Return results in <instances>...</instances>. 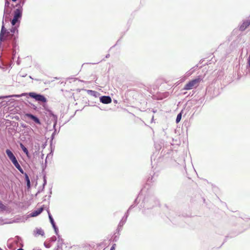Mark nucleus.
<instances>
[{
	"mask_svg": "<svg viewBox=\"0 0 250 250\" xmlns=\"http://www.w3.org/2000/svg\"><path fill=\"white\" fill-rule=\"evenodd\" d=\"M164 94L165 95V97H167L169 95V92H166Z\"/></svg>",
	"mask_w": 250,
	"mask_h": 250,
	"instance_id": "79ce46f5",
	"label": "nucleus"
},
{
	"mask_svg": "<svg viewBox=\"0 0 250 250\" xmlns=\"http://www.w3.org/2000/svg\"><path fill=\"white\" fill-rule=\"evenodd\" d=\"M159 201L153 195H147L144 197L142 202L140 205L141 208H144V210L150 209L159 205Z\"/></svg>",
	"mask_w": 250,
	"mask_h": 250,
	"instance_id": "20e7f679",
	"label": "nucleus"
},
{
	"mask_svg": "<svg viewBox=\"0 0 250 250\" xmlns=\"http://www.w3.org/2000/svg\"><path fill=\"white\" fill-rule=\"evenodd\" d=\"M34 232L35 233V235H41L42 236H43L44 235V231L41 228H36V230H34Z\"/></svg>",
	"mask_w": 250,
	"mask_h": 250,
	"instance_id": "412c9836",
	"label": "nucleus"
},
{
	"mask_svg": "<svg viewBox=\"0 0 250 250\" xmlns=\"http://www.w3.org/2000/svg\"><path fill=\"white\" fill-rule=\"evenodd\" d=\"M20 173H21L22 174H23L24 176V180L25 182H28L29 181H30V178L28 175V174L24 171L23 169L21 167L20 168L18 169Z\"/></svg>",
	"mask_w": 250,
	"mask_h": 250,
	"instance_id": "dca6fc26",
	"label": "nucleus"
},
{
	"mask_svg": "<svg viewBox=\"0 0 250 250\" xmlns=\"http://www.w3.org/2000/svg\"><path fill=\"white\" fill-rule=\"evenodd\" d=\"M15 97V98H20L21 97V95L19 94H13V95H9L5 96H0V99H9V98Z\"/></svg>",
	"mask_w": 250,
	"mask_h": 250,
	"instance_id": "f3484780",
	"label": "nucleus"
},
{
	"mask_svg": "<svg viewBox=\"0 0 250 250\" xmlns=\"http://www.w3.org/2000/svg\"><path fill=\"white\" fill-rule=\"evenodd\" d=\"M193 68L194 67L191 68L188 72V75H190L194 72V70L193 69Z\"/></svg>",
	"mask_w": 250,
	"mask_h": 250,
	"instance_id": "c9c22d12",
	"label": "nucleus"
},
{
	"mask_svg": "<svg viewBox=\"0 0 250 250\" xmlns=\"http://www.w3.org/2000/svg\"><path fill=\"white\" fill-rule=\"evenodd\" d=\"M109 56H110V55L109 54H108L106 55L105 58H108L109 57Z\"/></svg>",
	"mask_w": 250,
	"mask_h": 250,
	"instance_id": "a18cd8bd",
	"label": "nucleus"
},
{
	"mask_svg": "<svg viewBox=\"0 0 250 250\" xmlns=\"http://www.w3.org/2000/svg\"><path fill=\"white\" fill-rule=\"evenodd\" d=\"M62 245H61V243H59L57 245V248L58 249L60 248H62Z\"/></svg>",
	"mask_w": 250,
	"mask_h": 250,
	"instance_id": "ea45409f",
	"label": "nucleus"
},
{
	"mask_svg": "<svg viewBox=\"0 0 250 250\" xmlns=\"http://www.w3.org/2000/svg\"><path fill=\"white\" fill-rule=\"evenodd\" d=\"M54 230V231H55V234L57 235H59V229L58 228V227L56 226V225H53L52 226Z\"/></svg>",
	"mask_w": 250,
	"mask_h": 250,
	"instance_id": "bb28decb",
	"label": "nucleus"
},
{
	"mask_svg": "<svg viewBox=\"0 0 250 250\" xmlns=\"http://www.w3.org/2000/svg\"><path fill=\"white\" fill-rule=\"evenodd\" d=\"M153 120H154V116H153L152 119H151V122H153Z\"/></svg>",
	"mask_w": 250,
	"mask_h": 250,
	"instance_id": "09e8293b",
	"label": "nucleus"
},
{
	"mask_svg": "<svg viewBox=\"0 0 250 250\" xmlns=\"http://www.w3.org/2000/svg\"><path fill=\"white\" fill-rule=\"evenodd\" d=\"M115 103H117V101L116 100H114V101Z\"/></svg>",
	"mask_w": 250,
	"mask_h": 250,
	"instance_id": "13d9d810",
	"label": "nucleus"
},
{
	"mask_svg": "<svg viewBox=\"0 0 250 250\" xmlns=\"http://www.w3.org/2000/svg\"><path fill=\"white\" fill-rule=\"evenodd\" d=\"M13 2H16L17 0H11Z\"/></svg>",
	"mask_w": 250,
	"mask_h": 250,
	"instance_id": "8fccbe9b",
	"label": "nucleus"
},
{
	"mask_svg": "<svg viewBox=\"0 0 250 250\" xmlns=\"http://www.w3.org/2000/svg\"><path fill=\"white\" fill-rule=\"evenodd\" d=\"M15 97V98H20L21 97V95L19 94H13V95H9L5 96H0V99H9V98Z\"/></svg>",
	"mask_w": 250,
	"mask_h": 250,
	"instance_id": "a211bd4d",
	"label": "nucleus"
},
{
	"mask_svg": "<svg viewBox=\"0 0 250 250\" xmlns=\"http://www.w3.org/2000/svg\"><path fill=\"white\" fill-rule=\"evenodd\" d=\"M202 76H198L197 78L189 81L187 83H186L184 86V89H191L193 86L197 85L201 81H202Z\"/></svg>",
	"mask_w": 250,
	"mask_h": 250,
	"instance_id": "1a4fd4ad",
	"label": "nucleus"
},
{
	"mask_svg": "<svg viewBox=\"0 0 250 250\" xmlns=\"http://www.w3.org/2000/svg\"><path fill=\"white\" fill-rule=\"evenodd\" d=\"M54 250H59L58 248L55 249Z\"/></svg>",
	"mask_w": 250,
	"mask_h": 250,
	"instance_id": "5fc2aeb1",
	"label": "nucleus"
},
{
	"mask_svg": "<svg viewBox=\"0 0 250 250\" xmlns=\"http://www.w3.org/2000/svg\"><path fill=\"white\" fill-rule=\"evenodd\" d=\"M250 25V20H243L241 23L238 26L239 31L241 32L244 31Z\"/></svg>",
	"mask_w": 250,
	"mask_h": 250,
	"instance_id": "9d476101",
	"label": "nucleus"
},
{
	"mask_svg": "<svg viewBox=\"0 0 250 250\" xmlns=\"http://www.w3.org/2000/svg\"><path fill=\"white\" fill-rule=\"evenodd\" d=\"M6 223L4 222V220L2 219V218L0 217V226L5 224Z\"/></svg>",
	"mask_w": 250,
	"mask_h": 250,
	"instance_id": "473e14b6",
	"label": "nucleus"
},
{
	"mask_svg": "<svg viewBox=\"0 0 250 250\" xmlns=\"http://www.w3.org/2000/svg\"><path fill=\"white\" fill-rule=\"evenodd\" d=\"M43 184L42 187H41L39 188V189L38 190V192L36 194V196H37L38 194L43 191L45 186L47 184V177L46 176V174H44L43 176Z\"/></svg>",
	"mask_w": 250,
	"mask_h": 250,
	"instance_id": "f8f14e48",
	"label": "nucleus"
},
{
	"mask_svg": "<svg viewBox=\"0 0 250 250\" xmlns=\"http://www.w3.org/2000/svg\"><path fill=\"white\" fill-rule=\"evenodd\" d=\"M48 156V155L47 156V157L45 160L44 164H42V173H43V175L44 174H45V173H44V170L47 167V158Z\"/></svg>",
	"mask_w": 250,
	"mask_h": 250,
	"instance_id": "b1692460",
	"label": "nucleus"
},
{
	"mask_svg": "<svg viewBox=\"0 0 250 250\" xmlns=\"http://www.w3.org/2000/svg\"><path fill=\"white\" fill-rule=\"evenodd\" d=\"M140 196V195H139V196L138 197H137L135 200H134V202H133V204L132 205H131L129 208H128V209H127V210L126 211V212H128V215L129 214V212H130V210L132 209L133 208H134L138 204V202H137V200H138V198Z\"/></svg>",
	"mask_w": 250,
	"mask_h": 250,
	"instance_id": "aec40b11",
	"label": "nucleus"
},
{
	"mask_svg": "<svg viewBox=\"0 0 250 250\" xmlns=\"http://www.w3.org/2000/svg\"><path fill=\"white\" fill-rule=\"evenodd\" d=\"M24 118L26 119L27 120L26 121V122L30 125H32L33 124L34 125H41L42 122L39 118L31 113H26L24 114Z\"/></svg>",
	"mask_w": 250,
	"mask_h": 250,
	"instance_id": "0eeeda50",
	"label": "nucleus"
},
{
	"mask_svg": "<svg viewBox=\"0 0 250 250\" xmlns=\"http://www.w3.org/2000/svg\"><path fill=\"white\" fill-rule=\"evenodd\" d=\"M57 236L58 238V243H61V245H62V244L63 243V239L62 238H61V236H60V234H59V235Z\"/></svg>",
	"mask_w": 250,
	"mask_h": 250,
	"instance_id": "c756f323",
	"label": "nucleus"
},
{
	"mask_svg": "<svg viewBox=\"0 0 250 250\" xmlns=\"http://www.w3.org/2000/svg\"><path fill=\"white\" fill-rule=\"evenodd\" d=\"M57 240V237L55 236H53L50 238L49 241L50 242H54Z\"/></svg>",
	"mask_w": 250,
	"mask_h": 250,
	"instance_id": "7c9ffc66",
	"label": "nucleus"
},
{
	"mask_svg": "<svg viewBox=\"0 0 250 250\" xmlns=\"http://www.w3.org/2000/svg\"><path fill=\"white\" fill-rule=\"evenodd\" d=\"M5 153L6 154L9 160L11 162V163L17 169L21 167L15 155L10 149H6L5 150Z\"/></svg>",
	"mask_w": 250,
	"mask_h": 250,
	"instance_id": "6e6552de",
	"label": "nucleus"
},
{
	"mask_svg": "<svg viewBox=\"0 0 250 250\" xmlns=\"http://www.w3.org/2000/svg\"><path fill=\"white\" fill-rule=\"evenodd\" d=\"M43 154H42V159L43 158Z\"/></svg>",
	"mask_w": 250,
	"mask_h": 250,
	"instance_id": "6e6d98bb",
	"label": "nucleus"
},
{
	"mask_svg": "<svg viewBox=\"0 0 250 250\" xmlns=\"http://www.w3.org/2000/svg\"><path fill=\"white\" fill-rule=\"evenodd\" d=\"M166 150H164L163 149L161 152V155H163V156L166 155Z\"/></svg>",
	"mask_w": 250,
	"mask_h": 250,
	"instance_id": "58836bf2",
	"label": "nucleus"
},
{
	"mask_svg": "<svg viewBox=\"0 0 250 250\" xmlns=\"http://www.w3.org/2000/svg\"><path fill=\"white\" fill-rule=\"evenodd\" d=\"M9 34H5L3 36V40L2 41L3 42L5 41V43L2 46V51H4V56L6 59V61L4 62V64L3 65L7 67H11L12 64L13 63V61L14 60L16 54V48H19L18 47V44L16 47H9V48H7V40L8 38ZM17 41L16 42V44H17Z\"/></svg>",
	"mask_w": 250,
	"mask_h": 250,
	"instance_id": "f03ea898",
	"label": "nucleus"
},
{
	"mask_svg": "<svg viewBox=\"0 0 250 250\" xmlns=\"http://www.w3.org/2000/svg\"><path fill=\"white\" fill-rule=\"evenodd\" d=\"M20 63H21V61H20V58H19V57H18V60L17 61V64L18 65H19V64H20Z\"/></svg>",
	"mask_w": 250,
	"mask_h": 250,
	"instance_id": "a19ab883",
	"label": "nucleus"
},
{
	"mask_svg": "<svg viewBox=\"0 0 250 250\" xmlns=\"http://www.w3.org/2000/svg\"><path fill=\"white\" fill-rule=\"evenodd\" d=\"M20 146L21 148L23 151V152L26 154V156L28 158H30V153L29 152L28 149L21 143H20Z\"/></svg>",
	"mask_w": 250,
	"mask_h": 250,
	"instance_id": "4468645a",
	"label": "nucleus"
},
{
	"mask_svg": "<svg viewBox=\"0 0 250 250\" xmlns=\"http://www.w3.org/2000/svg\"><path fill=\"white\" fill-rule=\"evenodd\" d=\"M51 194H52V189H51V188H50V190H49V195H48V198H47V200H48V204L49 203V200L51 197Z\"/></svg>",
	"mask_w": 250,
	"mask_h": 250,
	"instance_id": "2f4dec72",
	"label": "nucleus"
},
{
	"mask_svg": "<svg viewBox=\"0 0 250 250\" xmlns=\"http://www.w3.org/2000/svg\"><path fill=\"white\" fill-rule=\"evenodd\" d=\"M17 250H24L23 249H22V248H19V249H18Z\"/></svg>",
	"mask_w": 250,
	"mask_h": 250,
	"instance_id": "de8ad7c7",
	"label": "nucleus"
},
{
	"mask_svg": "<svg viewBox=\"0 0 250 250\" xmlns=\"http://www.w3.org/2000/svg\"><path fill=\"white\" fill-rule=\"evenodd\" d=\"M183 113V110H182L180 113L178 114L176 118V123L177 124L179 123L181 120L182 114Z\"/></svg>",
	"mask_w": 250,
	"mask_h": 250,
	"instance_id": "4be33fe9",
	"label": "nucleus"
},
{
	"mask_svg": "<svg viewBox=\"0 0 250 250\" xmlns=\"http://www.w3.org/2000/svg\"><path fill=\"white\" fill-rule=\"evenodd\" d=\"M156 110H153V112L154 113L156 112Z\"/></svg>",
	"mask_w": 250,
	"mask_h": 250,
	"instance_id": "864d4df0",
	"label": "nucleus"
},
{
	"mask_svg": "<svg viewBox=\"0 0 250 250\" xmlns=\"http://www.w3.org/2000/svg\"><path fill=\"white\" fill-rule=\"evenodd\" d=\"M87 93L88 95L95 98H98L100 95V93L92 90H87Z\"/></svg>",
	"mask_w": 250,
	"mask_h": 250,
	"instance_id": "2eb2a0df",
	"label": "nucleus"
},
{
	"mask_svg": "<svg viewBox=\"0 0 250 250\" xmlns=\"http://www.w3.org/2000/svg\"><path fill=\"white\" fill-rule=\"evenodd\" d=\"M25 1L20 0L16 5L12 4V7L4 8L0 32V49L2 47V41L5 34H9L6 41L7 48L16 47V42L19 38V28L22 16V6Z\"/></svg>",
	"mask_w": 250,
	"mask_h": 250,
	"instance_id": "f257e3e1",
	"label": "nucleus"
},
{
	"mask_svg": "<svg viewBox=\"0 0 250 250\" xmlns=\"http://www.w3.org/2000/svg\"><path fill=\"white\" fill-rule=\"evenodd\" d=\"M116 247V244H113L111 247L110 248V250H115Z\"/></svg>",
	"mask_w": 250,
	"mask_h": 250,
	"instance_id": "f704fd0d",
	"label": "nucleus"
},
{
	"mask_svg": "<svg viewBox=\"0 0 250 250\" xmlns=\"http://www.w3.org/2000/svg\"><path fill=\"white\" fill-rule=\"evenodd\" d=\"M44 205H43L42 207L38 208L36 210H34L30 213V216L31 217H36L38 215H40L43 210V207Z\"/></svg>",
	"mask_w": 250,
	"mask_h": 250,
	"instance_id": "ddd939ff",
	"label": "nucleus"
},
{
	"mask_svg": "<svg viewBox=\"0 0 250 250\" xmlns=\"http://www.w3.org/2000/svg\"><path fill=\"white\" fill-rule=\"evenodd\" d=\"M49 117L50 118L51 121L53 122L54 131L51 136L50 141V146L51 149V151L50 153H51L53 151V141L55 138V135L58 133L59 131L57 132V130L56 128V125L57 124V122H58L57 116L54 114L52 115L49 116ZM54 147L55 146H54ZM54 149V148H53V150Z\"/></svg>",
	"mask_w": 250,
	"mask_h": 250,
	"instance_id": "423d86ee",
	"label": "nucleus"
},
{
	"mask_svg": "<svg viewBox=\"0 0 250 250\" xmlns=\"http://www.w3.org/2000/svg\"><path fill=\"white\" fill-rule=\"evenodd\" d=\"M128 217V212H125L124 216L120 220L116 231L112 237V241L116 242L119 240L120 232L122 229L123 226L125 224Z\"/></svg>",
	"mask_w": 250,
	"mask_h": 250,
	"instance_id": "39448f33",
	"label": "nucleus"
},
{
	"mask_svg": "<svg viewBox=\"0 0 250 250\" xmlns=\"http://www.w3.org/2000/svg\"><path fill=\"white\" fill-rule=\"evenodd\" d=\"M246 67L247 69H249V71L250 72V53L249 57L247 59V64Z\"/></svg>",
	"mask_w": 250,
	"mask_h": 250,
	"instance_id": "cd10ccee",
	"label": "nucleus"
},
{
	"mask_svg": "<svg viewBox=\"0 0 250 250\" xmlns=\"http://www.w3.org/2000/svg\"><path fill=\"white\" fill-rule=\"evenodd\" d=\"M29 78L31 79H33L31 76H29Z\"/></svg>",
	"mask_w": 250,
	"mask_h": 250,
	"instance_id": "603ef678",
	"label": "nucleus"
},
{
	"mask_svg": "<svg viewBox=\"0 0 250 250\" xmlns=\"http://www.w3.org/2000/svg\"><path fill=\"white\" fill-rule=\"evenodd\" d=\"M29 104H30V107L31 108L33 109L35 111H39L40 108L38 107L37 106H36L34 104L28 102Z\"/></svg>",
	"mask_w": 250,
	"mask_h": 250,
	"instance_id": "393cba45",
	"label": "nucleus"
},
{
	"mask_svg": "<svg viewBox=\"0 0 250 250\" xmlns=\"http://www.w3.org/2000/svg\"><path fill=\"white\" fill-rule=\"evenodd\" d=\"M21 126L23 128H26L27 125L24 124H22L21 125Z\"/></svg>",
	"mask_w": 250,
	"mask_h": 250,
	"instance_id": "37998d69",
	"label": "nucleus"
},
{
	"mask_svg": "<svg viewBox=\"0 0 250 250\" xmlns=\"http://www.w3.org/2000/svg\"><path fill=\"white\" fill-rule=\"evenodd\" d=\"M21 95V97L26 95L27 98H28V97H27V96H28L29 97L34 99L36 101L38 102L40 105H42L43 109L46 111V114H47L48 116L54 114L52 111L49 109L47 105V99L44 95L35 92L23 93Z\"/></svg>",
	"mask_w": 250,
	"mask_h": 250,
	"instance_id": "7ed1b4c3",
	"label": "nucleus"
},
{
	"mask_svg": "<svg viewBox=\"0 0 250 250\" xmlns=\"http://www.w3.org/2000/svg\"><path fill=\"white\" fill-rule=\"evenodd\" d=\"M27 188L28 189H30L31 188V182L30 181H29L28 182L26 183Z\"/></svg>",
	"mask_w": 250,
	"mask_h": 250,
	"instance_id": "72a5a7b5",
	"label": "nucleus"
},
{
	"mask_svg": "<svg viewBox=\"0 0 250 250\" xmlns=\"http://www.w3.org/2000/svg\"><path fill=\"white\" fill-rule=\"evenodd\" d=\"M0 250H3L0 247Z\"/></svg>",
	"mask_w": 250,
	"mask_h": 250,
	"instance_id": "bf43d9fd",
	"label": "nucleus"
},
{
	"mask_svg": "<svg viewBox=\"0 0 250 250\" xmlns=\"http://www.w3.org/2000/svg\"><path fill=\"white\" fill-rule=\"evenodd\" d=\"M172 151L171 150H167V154H168L169 153H170Z\"/></svg>",
	"mask_w": 250,
	"mask_h": 250,
	"instance_id": "c03bdc74",
	"label": "nucleus"
},
{
	"mask_svg": "<svg viewBox=\"0 0 250 250\" xmlns=\"http://www.w3.org/2000/svg\"><path fill=\"white\" fill-rule=\"evenodd\" d=\"M0 68L4 69L5 67H2L0 65Z\"/></svg>",
	"mask_w": 250,
	"mask_h": 250,
	"instance_id": "49530a36",
	"label": "nucleus"
},
{
	"mask_svg": "<svg viewBox=\"0 0 250 250\" xmlns=\"http://www.w3.org/2000/svg\"><path fill=\"white\" fill-rule=\"evenodd\" d=\"M15 238L17 239V242L19 243L21 241V238L19 236H16Z\"/></svg>",
	"mask_w": 250,
	"mask_h": 250,
	"instance_id": "4c0bfd02",
	"label": "nucleus"
},
{
	"mask_svg": "<svg viewBox=\"0 0 250 250\" xmlns=\"http://www.w3.org/2000/svg\"><path fill=\"white\" fill-rule=\"evenodd\" d=\"M100 101L103 104H108L111 103L112 100L109 96H102L100 97Z\"/></svg>",
	"mask_w": 250,
	"mask_h": 250,
	"instance_id": "9b49d317",
	"label": "nucleus"
},
{
	"mask_svg": "<svg viewBox=\"0 0 250 250\" xmlns=\"http://www.w3.org/2000/svg\"><path fill=\"white\" fill-rule=\"evenodd\" d=\"M198 67V65H196L194 67Z\"/></svg>",
	"mask_w": 250,
	"mask_h": 250,
	"instance_id": "4d7b16f0",
	"label": "nucleus"
},
{
	"mask_svg": "<svg viewBox=\"0 0 250 250\" xmlns=\"http://www.w3.org/2000/svg\"><path fill=\"white\" fill-rule=\"evenodd\" d=\"M156 180V178L155 176V174L153 175H151L150 177L148 178V181L151 180L152 182H154Z\"/></svg>",
	"mask_w": 250,
	"mask_h": 250,
	"instance_id": "c85d7f7f",
	"label": "nucleus"
},
{
	"mask_svg": "<svg viewBox=\"0 0 250 250\" xmlns=\"http://www.w3.org/2000/svg\"><path fill=\"white\" fill-rule=\"evenodd\" d=\"M33 250H35V249H33ZM36 250H42L40 249H37Z\"/></svg>",
	"mask_w": 250,
	"mask_h": 250,
	"instance_id": "3c124183",
	"label": "nucleus"
},
{
	"mask_svg": "<svg viewBox=\"0 0 250 250\" xmlns=\"http://www.w3.org/2000/svg\"><path fill=\"white\" fill-rule=\"evenodd\" d=\"M44 246L46 248H49L51 247V245L49 244H47L46 242L44 243Z\"/></svg>",
	"mask_w": 250,
	"mask_h": 250,
	"instance_id": "e433bc0d",
	"label": "nucleus"
},
{
	"mask_svg": "<svg viewBox=\"0 0 250 250\" xmlns=\"http://www.w3.org/2000/svg\"><path fill=\"white\" fill-rule=\"evenodd\" d=\"M47 213L48 215V218L49 219V221H50L52 226H53V225H55L56 223H55V222L53 218V216H52V215L50 212V210L48 208H47Z\"/></svg>",
	"mask_w": 250,
	"mask_h": 250,
	"instance_id": "6ab92c4d",
	"label": "nucleus"
},
{
	"mask_svg": "<svg viewBox=\"0 0 250 250\" xmlns=\"http://www.w3.org/2000/svg\"><path fill=\"white\" fill-rule=\"evenodd\" d=\"M7 209V207L5 206L2 202L0 200V211H3Z\"/></svg>",
	"mask_w": 250,
	"mask_h": 250,
	"instance_id": "5701e85b",
	"label": "nucleus"
},
{
	"mask_svg": "<svg viewBox=\"0 0 250 250\" xmlns=\"http://www.w3.org/2000/svg\"><path fill=\"white\" fill-rule=\"evenodd\" d=\"M11 5L10 4V0H5L4 8L11 7Z\"/></svg>",
	"mask_w": 250,
	"mask_h": 250,
	"instance_id": "a878e982",
	"label": "nucleus"
}]
</instances>
